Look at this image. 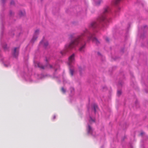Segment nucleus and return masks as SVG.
Segmentation results:
<instances>
[{
	"label": "nucleus",
	"mask_w": 148,
	"mask_h": 148,
	"mask_svg": "<svg viewBox=\"0 0 148 148\" xmlns=\"http://www.w3.org/2000/svg\"><path fill=\"white\" fill-rule=\"evenodd\" d=\"M83 35L79 36L78 38L72 41L67 47H66V49H71L76 46L79 43H81V45L79 49V51L81 52H84V51L86 47V43L85 42L83 43H82V36Z\"/></svg>",
	"instance_id": "nucleus-1"
},
{
	"label": "nucleus",
	"mask_w": 148,
	"mask_h": 148,
	"mask_svg": "<svg viewBox=\"0 0 148 148\" xmlns=\"http://www.w3.org/2000/svg\"><path fill=\"white\" fill-rule=\"evenodd\" d=\"M35 66L36 67L37 66L41 69H44L46 68H52V66L51 65L48 64L46 66H44L42 65V64L39 62H37L35 64Z\"/></svg>",
	"instance_id": "nucleus-2"
},
{
	"label": "nucleus",
	"mask_w": 148,
	"mask_h": 148,
	"mask_svg": "<svg viewBox=\"0 0 148 148\" xmlns=\"http://www.w3.org/2000/svg\"><path fill=\"white\" fill-rule=\"evenodd\" d=\"M90 40H92L93 42H95L97 44H98L99 43L95 37H94V34H90V36L88 37V41Z\"/></svg>",
	"instance_id": "nucleus-3"
},
{
	"label": "nucleus",
	"mask_w": 148,
	"mask_h": 148,
	"mask_svg": "<svg viewBox=\"0 0 148 148\" xmlns=\"http://www.w3.org/2000/svg\"><path fill=\"white\" fill-rule=\"evenodd\" d=\"M75 60V54H73L69 57L68 64L69 65L73 63Z\"/></svg>",
	"instance_id": "nucleus-4"
},
{
	"label": "nucleus",
	"mask_w": 148,
	"mask_h": 148,
	"mask_svg": "<svg viewBox=\"0 0 148 148\" xmlns=\"http://www.w3.org/2000/svg\"><path fill=\"white\" fill-rule=\"evenodd\" d=\"M13 55L15 57H17L18 54V49L17 48H15L13 51Z\"/></svg>",
	"instance_id": "nucleus-5"
},
{
	"label": "nucleus",
	"mask_w": 148,
	"mask_h": 148,
	"mask_svg": "<svg viewBox=\"0 0 148 148\" xmlns=\"http://www.w3.org/2000/svg\"><path fill=\"white\" fill-rule=\"evenodd\" d=\"M38 32L39 30H37L36 31L35 33V35L34 36L32 39L31 40L32 41L34 42L36 40L37 38L36 35L38 34Z\"/></svg>",
	"instance_id": "nucleus-6"
},
{
	"label": "nucleus",
	"mask_w": 148,
	"mask_h": 148,
	"mask_svg": "<svg viewBox=\"0 0 148 148\" xmlns=\"http://www.w3.org/2000/svg\"><path fill=\"white\" fill-rule=\"evenodd\" d=\"M40 43L43 45L45 47H46L48 45V42L47 41H42L40 42Z\"/></svg>",
	"instance_id": "nucleus-7"
},
{
	"label": "nucleus",
	"mask_w": 148,
	"mask_h": 148,
	"mask_svg": "<svg viewBox=\"0 0 148 148\" xmlns=\"http://www.w3.org/2000/svg\"><path fill=\"white\" fill-rule=\"evenodd\" d=\"M92 132V128L89 125H88V133H90Z\"/></svg>",
	"instance_id": "nucleus-8"
},
{
	"label": "nucleus",
	"mask_w": 148,
	"mask_h": 148,
	"mask_svg": "<svg viewBox=\"0 0 148 148\" xmlns=\"http://www.w3.org/2000/svg\"><path fill=\"white\" fill-rule=\"evenodd\" d=\"M74 70L73 69H70V73L71 76H72L73 74Z\"/></svg>",
	"instance_id": "nucleus-9"
},
{
	"label": "nucleus",
	"mask_w": 148,
	"mask_h": 148,
	"mask_svg": "<svg viewBox=\"0 0 148 148\" xmlns=\"http://www.w3.org/2000/svg\"><path fill=\"white\" fill-rule=\"evenodd\" d=\"M106 17L105 16H101V17L100 18V20L101 21H104V19H105Z\"/></svg>",
	"instance_id": "nucleus-10"
},
{
	"label": "nucleus",
	"mask_w": 148,
	"mask_h": 148,
	"mask_svg": "<svg viewBox=\"0 0 148 148\" xmlns=\"http://www.w3.org/2000/svg\"><path fill=\"white\" fill-rule=\"evenodd\" d=\"M96 25V23L94 22L91 23V25L92 27H95V26Z\"/></svg>",
	"instance_id": "nucleus-11"
},
{
	"label": "nucleus",
	"mask_w": 148,
	"mask_h": 148,
	"mask_svg": "<svg viewBox=\"0 0 148 148\" xmlns=\"http://www.w3.org/2000/svg\"><path fill=\"white\" fill-rule=\"evenodd\" d=\"M121 94V91L120 90H119L117 91V95L118 96H119Z\"/></svg>",
	"instance_id": "nucleus-12"
},
{
	"label": "nucleus",
	"mask_w": 148,
	"mask_h": 148,
	"mask_svg": "<svg viewBox=\"0 0 148 148\" xmlns=\"http://www.w3.org/2000/svg\"><path fill=\"white\" fill-rule=\"evenodd\" d=\"M14 14V12L10 10V16H12Z\"/></svg>",
	"instance_id": "nucleus-13"
},
{
	"label": "nucleus",
	"mask_w": 148,
	"mask_h": 148,
	"mask_svg": "<svg viewBox=\"0 0 148 148\" xmlns=\"http://www.w3.org/2000/svg\"><path fill=\"white\" fill-rule=\"evenodd\" d=\"M61 90V91L63 93H65V92H66L65 90L63 87L62 88Z\"/></svg>",
	"instance_id": "nucleus-14"
},
{
	"label": "nucleus",
	"mask_w": 148,
	"mask_h": 148,
	"mask_svg": "<svg viewBox=\"0 0 148 148\" xmlns=\"http://www.w3.org/2000/svg\"><path fill=\"white\" fill-rule=\"evenodd\" d=\"M102 2V0H100L99 1L96 2V4L97 5H99Z\"/></svg>",
	"instance_id": "nucleus-15"
},
{
	"label": "nucleus",
	"mask_w": 148,
	"mask_h": 148,
	"mask_svg": "<svg viewBox=\"0 0 148 148\" xmlns=\"http://www.w3.org/2000/svg\"><path fill=\"white\" fill-rule=\"evenodd\" d=\"M108 12V8H106V9H105V10H104L103 12V13L104 14H105L106 13H107Z\"/></svg>",
	"instance_id": "nucleus-16"
},
{
	"label": "nucleus",
	"mask_w": 148,
	"mask_h": 148,
	"mask_svg": "<svg viewBox=\"0 0 148 148\" xmlns=\"http://www.w3.org/2000/svg\"><path fill=\"white\" fill-rule=\"evenodd\" d=\"M120 1V0H115V4H118Z\"/></svg>",
	"instance_id": "nucleus-17"
},
{
	"label": "nucleus",
	"mask_w": 148,
	"mask_h": 148,
	"mask_svg": "<svg viewBox=\"0 0 148 148\" xmlns=\"http://www.w3.org/2000/svg\"><path fill=\"white\" fill-rule=\"evenodd\" d=\"M97 106H94V110L95 112L96 111V110L97 109Z\"/></svg>",
	"instance_id": "nucleus-18"
},
{
	"label": "nucleus",
	"mask_w": 148,
	"mask_h": 148,
	"mask_svg": "<svg viewBox=\"0 0 148 148\" xmlns=\"http://www.w3.org/2000/svg\"><path fill=\"white\" fill-rule=\"evenodd\" d=\"M89 121L90 123L91 122H94V120L93 119H92L91 118H90V120Z\"/></svg>",
	"instance_id": "nucleus-19"
},
{
	"label": "nucleus",
	"mask_w": 148,
	"mask_h": 148,
	"mask_svg": "<svg viewBox=\"0 0 148 148\" xmlns=\"http://www.w3.org/2000/svg\"><path fill=\"white\" fill-rule=\"evenodd\" d=\"M10 3L11 5L14 4V2L13 1H11Z\"/></svg>",
	"instance_id": "nucleus-20"
},
{
	"label": "nucleus",
	"mask_w": 148,
	"mask_h": 148,
	"mask_svg": "<svg viewBox=\"0 0 148 148\" xmlns=\"http://www.w3.org/2000/svg\"><path fill=\"white\" fill-rule=\"evenodd\" d=\"M20 15L21 16H22L23 15V14L22 12H20Z\"/></svg>",
	"instance_id": "nucleus-21"
},
{
	"label": "nucleus",
	"mask_w": 148,
	"mask_h": 148,
	"mask_svg": "<svg viewBox=\"0 0 148 148\" xmlns=\"http://www.w3.org/2000/svg\"><path fill=\"white\" fill-rule=\"evenodd\" d=\"M106 40L107 41V42H108L109 41V39L108 38H106Z\"/></svg>",
	"instance_id": "nucleus-22"
},
{
	"label": "nucleus",
	"mask_w": 148,
	"mask_h": 148,
	"mask_svg": "<svg viewBox=\"0 0 148 148\" xmlns=\"http://www.w3.org/2000/svg\"><path fill=\"white\" fill-rule=\"evenodd\" d=\"M144 134V133H143V132H142V133H141V135H143V134Z\"/></svg>",
	"instance_id": "nucleus-23"
},
{
	"label": "nucleus",
	"mask_w": 148,
	"mask_h": 148,
	"mask_svg": "<svg viewBox=\"0 0 148 148\" xmlns=\"http://www.w3.org/2000/svg\"><path fill=\"white\" fill-rule=\"evenodd\" d=\"M1 1L3 3L4 1V0H1Z\"/></svg>",
	"instance_id": "nucleus-24"
},
{
	"label": "nucleus",
	"mask_w": 148,
	"mask_h": 148,
	"mask_svg": "<svg viewBox=\"0 0 148 148\" xmlns=\"http://www.w3.org/2000/svg\"><path fill=\"white\" fill-rule=\"evenodd\" d=\"M61 53L62 55H63V52H62V51H61Z\"/></svg>",
	"instance_id": "nucleus-25"
}]
</instances>
